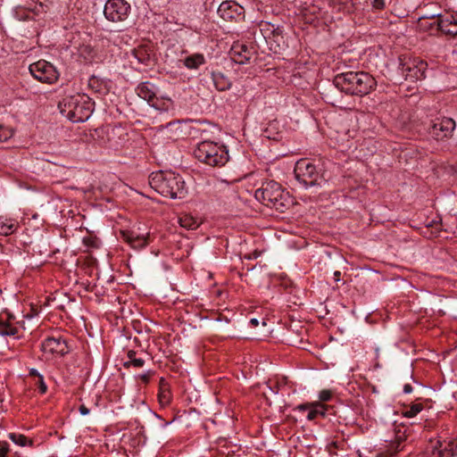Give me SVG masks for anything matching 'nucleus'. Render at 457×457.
I'll return each mask as SVG.
<instances>
[{"instance_id":"obj_28","label":"nucleus","mask_w":457,"mask_h":457,"mask_svg":"<svg viewBox=\"0 0 457 457\" xmlns=\"http://www.w3.org/2000/svg\"><path fill=\"white\" fill-rule=\"evenodd\" d=\"M435 20H436V17L420 18L419 21V25L423 29H428L430 31L438 30L436 29V22H434Z\"/></svg>"},{"instance_id":"obj_44","label":"nucleus","mask_w":457,"mask_h":457,"mask_svg":"<svg viewBox=\"0 0 457 457\" xmlns=\"http://www.w3.org/2000/svg\"><path fill=\"white\" fill-rule=\"evenodd\" d=\"M340 276H341V272L339 270H336L334 272V278L336 281H339L340 280Z\"/></svg>"},{"instance_id":"obj_43","label":"nucleus","mask_w":457,"mask_h":457,"mask_svg":"<svg viewBox=\"0 0 457 457\" xmlns=\"http://www.w3.org/2000/svg\"><path fill=\"white\" fill-rule=\"evenodd\" d=\"M403 392H404L405 394H410V393H411V392H412V386H411L410 384H406V385H404V386H403Z\"/></svg>"},{"instance_id":"obj_6","label":"nucleus","mask_w":457,"mask_h":457,"mask_svg":"<svg viewBox=\"0 0 457 457\" xmlns=\"http://www.w3.org/2000/svg\"><path fill=\"white\" fill-rule=\"evenodd\" d=\"M294 174L296 180L305 188L320 185L321 178L315 165L307 159L296 162Z\"/></svg>"},{"instance_id":"obj_25","label":"nucleus","mask_w":457,"mask_h":457,"mask_svg":"<svg viewBox=\"0 0 457 457\" xmlns=\"http://www.w3.org/2000/svg\"><path fill=\"white\" fill-rule=\"evenodd\" d=\"M205 62V58L202 54H194L185 58L184 65L187 69H198L202 64Z\"/></svg>"},{"instance_id":"obj_15","label":"nucleus","mask_w":457,"mask_h":457,"mask_svg":"<svg viewBox=\"0 0 457 457\" xmlns=\"http://www.w3.org/2000/svg\"><path fill=\"white\" fill-rule=\"evenodd\" d=\"M295 410L300 411H308L307 419L314 420L319 417L325 418L328 406L320 402H313L299 404L295 407Z\"/></svg>"},{"instance_id":"obj_26","label":"nucleus","mask_w":457,"mask_h":457,"mask_svg":"<svg viewBox=\"0 0 457 457\" xmlns=\"http://www.w3.org/2000/svg\"><path fill=\"white\" fill-rule=\"evenodd\" d=\"M145 364V360L142 357H137L135 351L128 352V361L124 362V367H133L136 369L142 368Z\"/></svg>"},{"instance_id":"obj_13","label":"nucleus","mask_w":457,"mask_h":457,"mask_svg":"<svg viewBox=\"0 0 457 457\" xmlns=\"http://www.w3.org/2000/svg\"><path fill=\"white\" fill-rule=\"evenodd\" d=\"M41 349L46 353L64 355L69 352L66 341L59 337H49L41 344Z\"/></svg>"},{"instance_id":"obj_40","label":"nucleus","mask_w":457,"mask_h":457,"mask_svg":"<svg viewBox=\"0 0 457 457\" xmlns=\"http://www.w3.org/2000/svg\"><path fill=\"white\" fill-rule=\"evenodd\" d=\"M29 376L30 377H34L36 379H37L38 376H42V375L39 374L38 371L36 369H31L29 370Z\"/></svg>"},{"instance_id":"obj_12","label":"nucleus","mask_w":457,"mask_h":457,"mask_svg":"<svg viewBox=\"0 0 457 457\" xmlns=\"http://www.w3.org/2000/svg\"><path fill=\"white\" fill-rule=\"evenodd\" d=\"M436 29L449 36H457V13H445L436 16Z\"/></svg>"},{"instance_id":"obj_17","label":"nucleus","mask_w":457,"mask_h":457,"mask_svg":"<svg viewBox=\"0 0 457 457\" xmlns=\"http://www.w3.org/2000/svg\"><path fill=\"white\" fill-rule=\"evenodd\" d=\"M405 439L404 434L396 435L395 439L386 445V449L378 453L376 457H396L397 453L403 450L402 444Z\"/></svg>"},{"instance_id":"obj_31","label":"nucleus","mask_w":457,"mask_h":457,"mask_svg":"<svg viewBox=\"0 0 457 457\" xmlns=\"http://www.w3.org/2000/svg\"><path fill=\"white\" fill-rule=\"evenodd\" d=\"M423 409V405L421 403H413L410 406L409 409H407L403 415L407 418H412L415 417L418 413H420Z\"/></svg>"},{"instance_id":"obj_39","label":"nucleus","mask_w":457,"mask_h":457,"mask_svg":"<svg viewBox=\"0 0 457 457\" xmlns=\"http://www.w3.org/2000/svg\"><path fill=\"white\" fill-rule=\"evenodd\" d=\"M150 377H151V372L150 371L140 375L141 380L144 381L145 383H147L149 381Z\"/></svg>"},{"instance_id":"obj_32","label":"nucleus","mask_w":457,"mask_h":457,"mask_svg":"<svg viewBox=\"0 0 457 457\" xmlns=\"http://www.w3.org/2000/svg\"><path fill=\"white\" fill-rule=\"evenodd\" d=\"M13 136V130L0 124V142H5Z\"/></svg>"},{"instance_id":"obj_18","label":"nucleus","mask_w":457,"mask_h":457,"mask_svg":"<svg viewBox=\"0 0 457 457\" xmlns=\"http://www.w3.org/2000/svg\"><path fill=\"white\" fill-rule=\"evenodd\" d=\"M133 55L137 62L145 66H149L154 62V51L147 45H141L134 49Z\"/></svg>"},{"instance_id":"obj_34","label":"nucleus","mask_w":457,"mask_h":457,"mask_svg":"<svg viewBox=\"0 0 457 457\" xmlns=\"http://www.w3.org/2000/svg\"><path fill=\"white\" fill-rule=\"evenodd\" d=\"M35 386L38 388L40 394H45L47 391V386L44 381L43 376H38V378L35 380Z\"/></svg>"},{"instance_id":"obj_19","label":"nucleus","mask_w":457,"mask_h":457,"mask_svg":"<svg viewBox=\"0 0 457 457\" xmlns=\"http://www.w3.org/2000/svg\"><path fill=\"white\" fill-rule=\"evenodd\" d=\"M232 60L239 64H244L251 58V51L245 45L233 46L231 48Z\"/></svg>"},{"instance_id":"obj_35","label":"nucleus","mask_w":457,"mask_h":457,"mask_svg":"<svg viewBox=\"0 0 457 457\" xmlns=\"http://www.w3.org/2000/svg\"><path fill=\"white\" fill-rule=\"evenodd\" d=\"M332 397V392L328 389H323L319 394V402H328Z\"/></svg>"},{"instance_id":"obj_33","label":"nucleus","mask_w":457,"mask_h":457,"mask_svg":"<svg viewBox=\"0 0 457 457\" xmlns=\"http://www.w3.org/2000/svg\"><path fill=\"white\" fill-rule=\"evenodd\" d=\"M370 6L373 12L382 11L386 7V0H370Z\"/></svg>"},{"instance_id":"obj_24","label":"nucleus","mask_w":457,"mask_h":457,"mask_svg":"<svg viewBox=\"0 0 457 457\" xmlns=\"http://www.w3.org/2000/svg\"><path fill=\"white\" fill-rule=\"evenodd\" d=\"M18 224L12 219L0 217V236H9L15 232Z\"/></svg>"},{"instance_id":"obj_11","label":"nucleus","mask_w":457,"mask_h":457,"mask_svg":"<svg viewBox=\"0 0 457 457\" xmlns=\"http://www.w3.org/2000/svg\"><path fill=\"white\" fill-rule=\"evenodd\" d=\"M455 129V121L452 118L438 117L431 121L429 135L436 140H444L452 136Z\"/></svg>"},{"instance_id":"obj_9","label":"nucleus","mask_w":457,"mask_h":457,"mask_svg":"<svg viewBox=\"0 0 457 457\" xmlns=\"http://www.w3.org/2000/svg\"><path fill=\"white\" fill-rule=\"evenodd\" d=\"M400 71L405 79L411 81L420 80L425 78V71L428 68L426 62L419 58L400 57Z\"/></svg>"},{"instance_id":"obj_27","label":"nucleus","mask_w":457,"mask_h":457,"mask_svg":"<svg viewBox=\"0 0 457 457\" xmlns=\"http://www.w3.org/2000/svg\"><path fill=\"white\" fill-rule=\"evenodd\" d=\"M8 437L15 445H18L20 446H27V445L32 446L33 445V441L31 439H29L27 436H25L22 434L10 433Z\"/></svg>"},{"instance_id":"obj_45","label":"nucleus","mask_w":457,"mask_h":457,"mask_svg":"<svg viewBox=\"0 0 457 457\" xmlns=\"http://www.w3.org/2000/svg\"><path fill=\"white\" fill-rule=\"evenodd\" d=\"M217 321H221L222 320V318L220 315H219V317L216 319Z\"/></svg>"},{"instance_id":"obj_1","label":"nucleus","mask_w":457,"mask_h":457,"mask_svg":"<svg viewBox=\"0 0 457 457\" xmlns=\"http://www.w3.org/2000/svg\"><path fill=\"white\" fill-rule=\"evenodd\" d=\"M333 83L341 92L349 96H364L377 87V81L365 71H345L335 76Z\"/></svg>"},{"instance_id":"obj_3","label":"nucleus","mask_w":457,"mask_h":457,"mask_svg":"<svg viewBox=\"0 0 457 457\" xmlns=\"http://www.w3.org/2000/svg\"><path fill=\"white\" fill-rule=\"evenodd\" d=\"M254 196L262 204L281 213L293 203L289 193L284 191L281 185L273 180L263 182L255 191Z\"/></svg>"},{"instance_id":"obj_42","label":"nucleus","mask_w":457,"mask_h":457,"mask_svg":"<svg viewBox=\"0 0 457 457\" xmlns=\"http://www.w3.org/2000/svg\"><path fill=\"white\" fill-rule=\"evenodd\" d=\"M249 324L253 327V328H255L257 327L259 324H260V321L258 319L256 318H253L250 320L249 321Z\"/></svg>"},{"instance_id":"obj_2","label":"nucleus","mask_w":457,"mask_h":457,"mask_svg":"<svg viewBox=\"0 0 457 457\" xmlns=\"http://www.w3.org/2000/svg\"><path fill=\"white\" fill-rule=\"evenodd\" d=\"M149 185L160 195L171 199H182L187 194L182 177L170 170H159L151 173Z\"/></svg>"},{"instance_id":"obj_23","label":"nucleus","mask_w":457,"mask_h":457,"mask_svg":"<svg viewBox=\"0 0 457 457\" xmlns=\"http://www.w3.org/2000/svg\"><path fill=\"white\" fill-rule=\"evenodd\" d=\"M212 79L215 88L219 91H225L230 87L228 79L221 72H212Z\"/></svg>"},{"instance_id":"obj_21","label":"nucleus","mask_w":457,"mask_h":457,"mask_svg":"<svg viewBox=\"0 0 457 457\" xmlns=\"http://www.w3.org/2000/svg\"><path fill=\"white\" fill-rule=\"evenodd\" d=\"M171 392L165 378H161L159 381L158 401L162 406H167L171 401Z\"/></svg>"},{"instance_id":"obj_38","label":"nucleus","mask_w":457,"mask_h":457,"mask_svg":"<svg viewBox=\"0 0 457 457\" xmlns=\"http://www.w3.org/2000/svg\"><path fill=\"white\" fill-rule=\"evenodd\" d=\"M79 413L83 416L87 415L89 413V409L87 408L84 404L80 405L79 408Z\"/></svg>"},{"instance_id":"obj_30","label":"nucleus","mask_w":457,"mask_h":457,"mask_svg":"<svg viewBox=\"0 0 457 457\" xmlns=\"http://www.w3.org/2000/svg\"><path fill=\"white\" fill-rule=\"evenodd\" d=\"M265 29H263L266 31H270L272 35L273 38L276 39L278 37H282L283 34V29L280 26H275L274 24H271L270 22H266L264 24Z\"/></svg>"},{"instance_id":"obj_16","label":"nucleus","mask_w":457,"mask_h":457,"mask_svg":"<svg viewBox=\"0 0 457 457\" xmlns=\"http://www.w3.org/2000/svg\"><path fill=\"white\" fill-rule=\"evenodd\" d=\"M243 12V7L234 1H224L219 8V15L225 21H232L240 16Z\"/></svg>"},{"instance_id":"obj_37","label":"nucleus","mask_w":457,"mask_h":457,"mask_svg":"<svg viewBox=\"0 0 457 457\" xmlns=\"http://www.w3.org/2000/svg\"><path fill=\"white\" fill-rule=\"evenodd\" d=\"M83 243H84L86 245L90 246V247H97V242H96V239L92 238V237H84V238H83Z\"/></svg>"},{"instance_id":"obj_4","label":"nucleus","mask_w":457,"mask_h":457,"mask_svg":"<svg viewBox=\"0 0 457 457\" xmlns=\"http://www.w3.org/2000/svg\"><path fill=\"white\" fill-rule=\"evenodd\" d=\"M61 113L72 122L88 120L94 110V103L86 95H74L64 97L58 104Z\"/></svg>"},{"instance_id":"obj_22","label":"nucleus","mask_w":457,"mask_h":457,"mask_svg":"<svg viewBox=\"0 0 457 457\" xmlns=\"http://www.w3.org/2000/svg\"><path fill=\"white\" fill-rule=\"evenodd\" d=\"M149 104L161 112H168L169 110L173 108V102L169 97H157L156 96L154 97L153 101L149 103Z\"/></svg>"},{"instance_id":"obj_14","label":"nucleus","mask_w":457,"mask_h":457,"mask_svg":"<svg viewBox=\"0 0 457 457\" xmlns=\"http://www.w3.org/2000/svg\"><path fill=\"white\" fill-rule=\"evenodd\" d=\"M120 238L134 249H142L149 244L148 234L145 236L135 230H120Z\"/></svg>"},{"instance_id":"obj_29","label":"nucleus","mask_w":457,"mask_h":457,"mask_svg":"<svg viewBox=\"0 0 457 457\" xmlns=\"http://www.w3.org/2000/svg\"><path fill=\"white\" fill-rule=\"evenodd\" d=\"M179 224L181 227L187 229H195L198 227L197 221L191 216L184 215L179 218Z\"/></svg>"},{"instance_id":"obj_41","label":"nucleus","mask_w":457,"mask_h":457,"mask_svg":"<svg viewBox=\"0 0 457 457\" xmlns=\"http://www.w3.org/2000/svg\"><path fill=\"white\" fill-rule=\"evenodd\" d=\"M97 83H98V79L96 77L93 76L89 79L88 84L91 87H95V84H97Z\"/></svg>"},{"instance_id":"obj_8","label":"nucleus","mask_w":457,"mask_h":457,"mask_svg":"<svg viewBox=\"0 0 457 457\" xmlns=\"http://www.w3.org/2000/svg\"><path fill=\"white\" fill-rule=\"evenodd\" d=\"M27 329L25 320L17 321L15 317L8 312L0 313V336L21 338Z\"/></svg>"},{"instance_id":"obj_10","label":"nucleus","mask_w":457,"mask_h":457,"mask_svg":"<svg viewBox=\"0 0 457 457\" xmlns=\"http://www.w3.org/2000/svg\"><path fill=\"white\" fill-rule=\"evenodd\" d=\"M29 70L34 79L41 83L53 84L57 81L59 77L55 67L45 60L31 63Z\"/></svg>"},{"instance_id":"obj_20","label":"nucleus","mask_w":457,"mask_h":457,"mask_svg":"<svg viewBox=\"0 0 457 457\" xmlns=\"http://www.w3.org/2000/svg\"><path fill=\"white\" fill-rule=\"evenodd\" d=\"M136 91L137 96L147 101L148 104L153 101L156 95L154 85L148 81L140 83Z\"/></svg>"},{"instance_id":"obj_36","label":"nucleus","mask_w":457,"mask_h":457,"mask_svg":"<svg viewBox=\"0 0 457 457\" xmlns=\"http://www.w3.org/2000/svg\"><path fill=\"white\" fill-rule=\"evenodd\" d=\"M9 451V445L6 442H0V457H6Z\"/></svg>"},{"instance_id":"obj_7","label":"nucleus","mask_w":457,"mask_h":457,"mask_svg":"<svg viewBox=\"0 0 457 457\" xmlns=\"http://www.w3.org/2000/svg\"><path fill=\"white\" fill-rule=\"evenodd\" d=\"M131 12V6L126 0H107L104 7V15L111 22L125 21Z\"/></svg>"},{"instance_id":"obj_5","label":"nucleus","mask_w":457,"mask_h":457,"mask_svg":"<svg viewBox=\"0 0 457 457\" xmlns=\"http://www.w3.org/2000/svg\"><path fill=\"white\" fill-rule=\"evenodd\" d=\"M194 155L199 162L212 167H222L229 160L227 147L210 140L200 142L194 150Z\"/></svg>"}]
</instances>
